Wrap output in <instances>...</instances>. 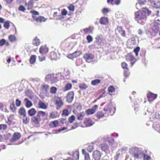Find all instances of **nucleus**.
Wrapping results in <instances>:
<instances>
[{
  "mask_svg": "<svg viewBox=\"0 0 160 160\" xmlns=\"http://www.w3.org/2000/svg\"><path fill=\"white\" fill-rule=\"evenodd\" d=\"M48 115V113L41 111H38L35 116L33 117L31 121L35 124H38L42 119L45 120L47 119Z\"/></svg>",
  "mask_w": 160,
  "mask_h": 160,
  "instance_id": "nucleus-1",
  "label": "nucleus"
},
{
  "mask_svg": "<svg viewBox=\"0 0 160 160\" xmlns=\"http://www.w3.org/2000/svg\"><path fill=\"white\" fill-rule=\"evenodd\" d=\"M135 18L137 22L141 24H144L145 22L147 20L146 15H145L143 9L135 12Z\"/></svg>",
  "mask_w": 160,
  "mask_h": 160,
  "instance_id": "nucleus-2",
  "label": "nucleus"
},
{
  "mask_svg": "<svg viewBox=\"0 0 160 160\" xmlns=\"http://www.w3.org/2000/svg\"><path fill=\"white\" fill-rule=\"evenodd\" d=\"M75 41V39L69 37L62 41L61 45L66 48L71 49L76 44Z\"/></svg>",
  "mask_w": 160,
  "mask_h": 160,
  "instance_id": "nucleus-3",
  "label": "nucleus"
},
{
  "mask_svg": "<svg viewBox=\"0 0 160 160\" xmlns=\"http://www.w3.org/2000/svg\"><path fill=\"white\" fill-rule=\"evenodd\" d=\"M57 74H48L46 77V79L52 83H54L58 80Z\"/></svg>",
  "mask_w": 160,
  "mask_h": 160,
  "instance_id": "nucleus-4",
  "label": "nucleus"
},
{
  "mask_svg": "<svg viewBox=\"0 0 160 160\" xmlns=\"http://www.w3.org/2000/svg\"><path fill=\"white\" fill-rule=\"evenodd\" d=\"M125 58L127 61L130 62L131 67L137 61L136 59L130 53H128L126 55Z\"/></svg>",
  "mask_w": 160,
  "mask_h": 160,
  "instance_id": "nucleus-5",
  "label": "nucleus"
},
{
  "mask_svg": "<svg viewBox=\"0 0 160 160\" xmlns=\"http://www.w3.org/2000/svg\"><path fill=\"white\" fill-rule=\"evenodd\" d=\"M74 93L73 92H69L67 94L66 97V99L67 102L69 103H71L73 99Z\"/></svg>",
  "mask_w": 160,
  "mask_h": 160,
  "instance_id": "nucleus-6",
  "label": "nucleus"
},
{
  "mask_svg": "<svg viewBox=\"0 0 160 160\" xmlns=\"http://www.w3.org/2000/svg\"><path fill=\"white\" fill-rule=\"evenodd\" d=\"M137 149V148H132L130 149V152L132 155H133V156L134 157V158L138 159L139 158H140V155L142 156V154L141 153L142 152H139L138 153H134V151L136 150Z\"/></svg>",
  "mask_w": 160,
  "mask_h": 160,
  "instance_id": "nucleus-7",
  "label": "nucleus"
},
{
  "mask_svg": "<svg viewBox=\"0 0 160 160\" xmlns=\"http://www.w3.org/2000/svg\"><path fill=\"white\" fill-rule=\"evenodd\" d=\"M101 153L98 150H95L92 153V157L95 160H100L101 157Z\"/></svg>",
  "mask_w": 160,
  "mask_h": 160,
  "instance_id": "nucleus-8",
  "label": "nucleus"
},
{
  "mask_svg": "<svg viewBox=\"0 0 160 160\" xmlns=\"http://www.w3.org/2000/svg\"><path fill=\"white\" fill-rule=\"evenodd\" d=\"M21 137L20 134L18 132H15L13 134L12 137L10 139L11 142H13L19 139Z\"/></svg>",
  "mask_w": 160,
  "mask_h": 160,
  "instance_id": "nucleus-9",
  "label": "nucleus"
},
{
  "mask_svg": "<svg viewBox=\"0 0 160 160\" xmlns=\"http://www.w3.org/2000/svg\"><path fill=\"white\" fill-rule=\"evenodd\" d=\"M83 58L87 62H90L93 59L94 56L92 54H86L84 56Z\"/></svg>",
  "mask_w": 160,
  "mask_h": 160,
  "instance_id": "nucleus-10",
  "label": "nucleus"
},
{
  "mask_svg": "<svg viewBox=\"0 0 160 160\" xmlns=\"http://www.w3.org/2000/svg\"><path fill=\"white\" fill-rule=\"evenodd\" d=\"M95 45L98 48L101 46L102 45V39L101 36L99 35H98L95 38Z\"/></svg>",
  "mask_w": 160,
  "mask_h": 160,
  "instance_id": "nucleus-11",
  "label": "nucleus"
},
{
  "mask_svg": "<svg viewBox=\"0 0 160 160\" xmlns=\"http://www.w3.org/2000/svg\"><path fill=\"white\" fill-rule=\"evenodd\" d=\"M157 94H154L151 92H149L147 95V97L149 102L154 100L157 98Z\"/></svg>",
  "mask_w": 160,
  "mask_h": 160,
  "instance_id": "nucleus-12",
  "label": "nucleus"
},
{
  "mask_svg": "<svg viewBox=\"0 0 160 160\" xmlns=\"http://www.w3.org/2000/svg\"><path fill=\"white\" fill-rule=\"evenodd\" d=\"M83 123L85 127H89L92 126L94 122L92 121L91 119L87 118L84 120Z\"/></svg>",
  "mask_w": 160,
  "mask_h": 160,
  "instance_id": "nucleus-13",
  "label": "nucleus"
},
{
  "mask_svg": "<svg viewBox=\"0 0 160 160\" xmlns=\"http://www.w3.org/2000/svg\"><path fill=\"white\" fill-rule=\"evenodd\" d=\"M98 108V105H95L92 107V108L88 109L86 110V112L88 115H91L92 114L96 112Z\"/></svg>",
  "mask_w": 160,
  "mask_h": 160,
  "instance_id": "nucleus-14",
  "label": "nucleus"
},
{
  "mask_svg": "<svg viewBox=\"0 0 160 160\" xmlns=\"http://www.w3.org/2000/svg\"><path fill=\"white\" fill-rule=\"evenodd\" d=\"M55 104L57 109H59L63 105V102L60 98H58L56 100Z\"/></svg>",
  "mask_w": 160,
  "mask_h": 160,
  "instance_id": "nucleus-15",
  "label": "nucleus"
},
{
  "mask_svg": "<svg viewBox=\"0 0 160 160\" xmlns=\"http://www.w3.org/2000/svg\"><path fill=\"white\" fill-rule=\"evenodd\" d=\"M115 32L116 33L118 32L120 34L122 37H125L126 36L125 31L122 30L121 27H117L115 30Z\"/></svg>",
  "mask_w": 160,
  "mask_h": 160,
  "instance_id": "nucleus-16",
  "label": "nucleus"
},
{
  "mask_svg": "<svg viewBox=\"0 0 160 160\" xmlns=\"http://www.w3.org/2000/svg\"><path fill=\"white\" fill-rule=\"evenodd\" d=\"M39 51L41 55H43L48 52V50L45 46H42L40 48Z\"/></svg>",
  "mask_w": 160,
  "mask_h": 160,
  "instance_id": "nucleus-17",
  "label": "nucleus"
},
{
  "mask_svg": "<svg viewBox=\"0 0 160 160\" xmlns=\"http://www.w3.org/2000/svg\"><path fill=\"white\" fill-rule=\"evenodd\" d=\"M128 44L132 46L136 44V40L135 37H133L130 38L128 41Z\"/></svg>",
  "mask_w": 160,
  "mask_h": 160,
  "instance_id": "nucleus-18",
  "label": "nucleus"
},
{
  "mask_svg": "<svg viewBox=\"0 0 160 160\" xmlns=\"http://www.w3.org/2000/svg\"><path fill=\"white\" fill-rule=\"evenodd\" d=\"M151 3L152 6L153 8H160V1H152Z\"/></svg>",
  "mask_w": 160,
  "mask_h": 160,
  "instance_id": "nucleus-19",
  "label": "nucleus"
},
{
  "mask_svg": "<svg viewBox=\"0 0 160 160\" xmlns=\"http://www.w3.org/2000/svg\"><path fill=\"white\" fill-rule=\"evenodd\" d=\"M80 52L79 51H75L73 53L69 55L68 57L69 58H73L80 56Z\"/></svg>",
  "mask_w": 160,
  "mask_h": 160,
  "instance_id": "nucleus-20",
  "label": "nucleus"
},
{
  "mask_svg": "<svg viewBox=\"0 0 160 160\" xmlns=\"http://www.w3.org/2000/svg\"><path fill=\"white\" fill-rule=\"evenodd\" d=\"M36 112L37 111L34 108H32L28 111V113L29 116H34Z\"/></svg>",
  "mask_w": 160,
  "mask_h": 160,
  "instance_id": "nucleus-21",
  "label": "nucleus"
},
{
  "mask_svg": "<svg viewBox=\"0 0 160 160\" xmlns=\"http://www.w3.org/2000/svg\"><path fill=\"white\" fill-rule=\"evenodd\" d=\"M82 152L84 155L85 160H91L90 158V155L88 153H87L85 150L84 149L82 150Z\"/></svg>",
  "mask_w": 160,
  "mask_h": 160,
  "instance_id": "nucleus-22",
  "label": "nucleus"
},
{
  "mask_svg": "<svg viewBox=\"0 0 160 160\" xmlns=\"http://www.w3.org/2000/svg\"><path fill=\"white\" fill-rule=\"evenodd\" d=\"M99 22L101 24L106 25L108 23V21L107 18L103 17L100 18Z\"/></svg>",
  "mask_w": 160,
  "mask_h": 160,
  "instance_id": "nucleus-23",
  "label": "nucleus"
},
{
  "mask_svg": "<svg viewBox=\"0 0 160 160\" xmlns=\"http://www.w3.org/2000/svg\"><path fill=\"white\" fill-rule=\"evenodd\" d=\"M77 119L79 120H82L85 116V113L83 112L78 113L76 114Z\"/></svg>",
  "mask_w": 160,
  "mask_h": 160,
  "instance_id": "nucleus-24",
  "label": "nucleus"
},
{
  "mask_svg": "<svg viewBox=\"0 0 160 160\" xmlns=\"http://www.w3.org/2000/svg\"><path fill=\"white\" fill-rule=\"evenodd\" d=\"M24 102L25 103V106L27 108H29L32 105V102L27 98L24 99Z\"/></svg>",
  "mask_w": 160,
  "mask_h": 160,
  "instance_id": "nucleus-25",
  "label": "nucleus"
},
{
  "mask_svg": "<svg viewBox=\"0 0 160 160\" xmlns=\"http://www.w3.org/2000/svg\"><path fill=\"white\" fill-rule=\"evenodd\" d=\"M22 117L23 123L26 124H28L30 121L29 118L27 117L26 115H25V116H23Z\"/></svg>",
  "mask_w": 160,
  "mask_h": 160,
  "instance_id": "nucleus-26",
  "label": "nucleus"
},
{
  "mask_svg": "<svg viewBox=\"0 0 160 160\" xmlns=\"http://www.w3.org/2000/svg\"><path fill=\"white\" fill-rule=\"evenodd\" d=\"M39 108L43 109H46L47 108V106L43 102L39 101L38 102Z\"/></svg>",
  "mask_w": 160,
  "mask_h": 160,
  "instance_id": "nucleus-27",
  "label": "nucleus"
},
{
  "mask_svg": "<svg viewBox=\"0 0 160 160\" xmlns=\"http://www.w3.org/2000/svg\"><path fill=\"white\" fill-rule=\"evenodd\" d=\"M19 114L21 116H25L26 115V112L25 109L23 108H21L19 111Z\"/></svg>",
  "mask_w": 160,
  "mask_h": 160,
  "instance_id": "nucleus-28",
  "label": "nucleus"
},
{
  "mask_svg": "<svg viewBox=\"0 0 160 160\" xmlns=\"http://www.w3.org/2000/svg\"><path fill=\"white\" fill-rule=\"evenodd\" d=\"M100 147L101 149L104 151L108 150V145L107 144L105 143L101 144L100 145Z\"/></svg>",
  "mask_w": 160,
  "mask_h": 160,
  "instance_id": "nucleus-29",
  "label": "nucleus"
},
{
  "mask_svg": "<svg viewBox=\"0 0 160 160\" xmlns=\"http://www.w3.org/2000/svg\"><path fill=\"white\" fill-rule=\"evenodd\" d=\"M72 157L75 160H78L79 157V153L78 151H75L73 153Z\"/></svg>",
  "mask_w": 160,
  "mask_h": 160,
  "instance_id": "nucleus-30",
  "label": "nucleus"
},
{
  "mask_svg": "<svg viewBox=\"0 0 160 160\" xmlns=\"http://www.w3.org/2000/svg\"><path fill=\"white\" fill-rule=\"evenodd\" d=\"M101 80L99 79H96L92 80L91 82V84L93 86H95L101 82Z\"/></svg>",
  "mask_w": 160,
  "mask_h": 160,
  "instance_id": "nucleus-31",
  "label": "nucleus"
},
{
  "mask_svg": "<svg viewBox=\"0 0 160 160\" xmlns=\"http://www.w3.org/2000/svg\"><path fill=\"white\" fill-rule=\"evenodd\" d=\"M40 43V40L37 37H36L32 41V43L33 45L36 46H38L39 45Z\"/></svg>",
  "mask_w": 160,
  "mask_h": 160,
  "instance_id": "nucleus-32",
  "label": "nucleus"
},
{
  "mask_svg": "<svg viewBox=\"0 0 160 160\" xmlns=\"http://www.w3.org/2000/svg\"><path fill=\"white\" fill-rule=\"evenodd\" d=\"M79 87L82 90L86 89L88 87L87 85L85 83L83 82L80 84L79 85Z\"/></svg>",
  "mask_w": 160,
  "mask_h": 160,
  "instance_id": "nucleus-33",
  "label": "nucleus"
},
{
  "mask_svg": "<svg viewBox=\"0 0 160 160\" xmlns=\"http://www.w3.org/2000/svg\"><path fill=\"white\" fill-rule=\"evenodd\" d=\"M96 117L98 119H100L104 116V113L102 112H98L96 114Z\"/></svg>",
  "mask_w": 160,
  "mask_h": 160,
  "instance_id": "nucleus-34",
  "label": "nucleus"
},
{
  "mask_svg": "<svg viewBox=\"0 0 160 160\" xmlns=\"http://www.w3.org/2000/svg\"><path fill=\"white\" fill-rule=\"evenodd\" d=\"M8 39L9 41L11 42H15L16 40V38L14 35H11L9 36Z\"/></svg>",
  "mask_w": 160,
  "mask_h": 160,
  "instance_id": "nucleus-35",
  "label": "nucleus"
},
{
  "mask_svg": "<svg viewBox=\"0 0 160 160\" xmlns=\"http://www.w3.org/2000/svg\"><path fill=\"white\" fill-rule=\"evenodd\" d=\"M138 3L136 4V8L137 9H139V7L141 5L144 4V2L142 0H138Z\"/></svg>",
  "mask_w": 160,
  "mask_h": 160,
  "instance_id": "nucleus-36",
  "label": "nucleus"
},
{
  "mask_svg": "<svg viewBox=\"0 0 160 160\" xmlns=\"http://www.w3.org/2000/svg\"><path fill=\"white\" fill-rule=\"evenodd\" d=\"M50 57L51 59L52 60H56V54L54 52H52L51 53Z\"/></svg>",
  "mask_w": 160,
  "mask_h": 160,
  "instance_id": "nucleus-37",
  "label": "nucleus"
},
{
  "mask_svg": "<svg viewBox=\"0 0 160 160\" xmlns=\"http://www.w3.org/2000/svg\"><path fill=\"white\" fill-rule=\"evenodd\" d=\"M58 121L55 120L52 122L50 124L52 127H56L58 126Z\"/></svg>",
  "mask_w": 160,
  "mask_h": 160,
  "instance_id": "nucleus-38",
  "label": "nucleus"
},
{
  "mask_svg": "<svg viewBox=\"0 0 160 160\" xmlns=\"http://www.w3.org/2000/svg\"><path fill=\"white\" fill-rule=\"evenodd\" d=\"M67 13V12L65 9H63L61 12V15H59V18L60 19H62L63 18V17L62 15H66Z\"/></svg>",
  "mask_w": 160,
  "mask_h": 160,
  "instance_id": "nucleus-39",
  "label": "nucleus"
},
{
  "mask_svg": "<svg viewBox=\"0 0 160 160\" xmlns=\"http://www.w3.org/2000/svg\"><path fill=\"white\" fill-rule=\"evenodd\" d=\"M36 60V57L35 55H32L30 59V62L31 64H33Z\"/></svg>",
  "mask_w": 160,
  "mask_h": 160,
  "instance_id": "nucleus-40",
  "label": "nucleus"
},
{
  "mask_svg": "<svg viewBox=\"0 0 160 160\" xmlns=\"http://www.w3.org/2000/svg\"><path fill=\"white\" fill-rule=\"evenodd\" d=\"M33 5V1L32 0H30V1H29L27 5L28 6L27 9H31Z\"/></svg>",
  "mask_w": 160,
  "mask_h": 160,
  "instance_id": "nucleus-41",
  "label": "nucleus"
},
{
  "mask_svg": "<svg viewBox=\"0 0 160 160\" xmlns=\"http://www.w3.org/2000/svg\"><path fill=\"white\" fill-rule=\"evenodd\" d=\"M142 156L143 157L144 160H149L150 159V157L147 155L145 154V153L143 152L141 153Z\"/></svg>",
  "mask_w": 160,
  "mask_h": 160,
  "instance_id": "nucleus-42",
  "label": "nucleus"
},
{
  "mask_svg": "<svg viewBox=\"0 0 160 160\" xmlns=\"http://www.w3.org/2000/svg\"><path fill=\"white\" fill-rule=\"evenodd\" d=\"M46 20V19L43 17H39L36 19V21L38 22H45Z\"/></svg>",
  "mask_w": 160,
  "mask_h": 160,
  "instance_id": "nucleus-43",
  "label": "nucleus"
},
{
  "mask_svg": "<svg viewBox=\"0 0 160 160\" xmlns=\"http://www.w3.org/2000/svg\"><path fill=\"white\" fill-rule=\"evenodd\" d=\"M72 84L70 83L67 84L65 86V90L67 91L70 90L72 88Z\"/></svg>",
  "mask_w": 160,
  "mask_h": 160,
  "instance_id": "nucleus-44",
  "label": "nucleus"
},
{
  "mask_svg": "<svg viewBox=\"0 0 160 160\" xmlns=\"http://www.w3.org/2000/svg\"><path fill=\"white\" fill-rule=\"evenodd\" d=\"M121 66H122V68H123L126 69V70L127 69V71H128V65L126 62H122L121 64Z\"/></svg>",
  "mask_w": 160,
  "mask_h": 160,
  "instance_id": "nucleus-45",
  "label": "nucleus"
},
{
  "mask_svg": "<svg viewBox=\"0 0 160 160\" xmlns=\"http://www.w3.org/2000/svg\"><path fill=\"white\" fill-rule=\"evenodd\" d=\"M11 136L12 135L10 133H8L4 135L3 138L6 140H8L10 138Z\"/></svg>",
  "mask_w": 160,
  "mask_h": 160,
  "instance_id": "nucleus-46",
  "label": "nucleus"
},
{
  "mask_svg": "<svg viewBox=\"0 0 160 160\" xmlns=\"http://www.w3.org/2000/svg\"><path fill=\"white\" fill-rule=\"evenodd\" d=\"M108 91L109 92L112 93L115 92V89L113 86H111L108 87Z\"/></svg>",
  "mask_w": 160,
  "mask_h": 160,
  "instance_id": "nucleus-47",
  "label": "nucleus"
},
{
  "mask_svg": "<svg viewBox=\"0 0 160 160\" xmlns=\"http://www.w3.org/2000/svg\"><path fill=\"white\" fill-rule=\"evenodd\" d=\"M143 12H145V15H146V13H147L148 15H149L151 13V11L149 10L147 8H144L143 9Z\"/></svg>",
  "mask_w": 160,
  "mask_h": 160,
  "instance_id": "nucleus-48",
  "label": "nucleus"
},
{
  "mask_svg": "<svg viewBox=\"0 0 160 160\" xmlns=\"http://www.w3.org/2000/svg\"><path fill=\"white\" fill-rule=\"evenodd\" d=\"M57 88L54 87H52L50 88V92L51 93L54 94L56 92Z\"/></svg>",
  "mask_w": 160,
  "mask_h": 160,
  "instance_id": "nucleus-49",
  "label": "nucleus"
},
{
  "mask_svg": "<svg viewBox=\"0 0 160 160\" xmlns=\"http://www.w3.org/2000/svg\"><path fill=\"white\" fill-rule=\"evenodd\" d=\"M57 117V115H56L55 112H52L50 113L49 117L51 118L54 119Z\"/></svg>",
  "mask_w": 160,
  "mask_h": 160,
  "instance_id": "nucleus-50",
  "label": "nucleus"
},
{
  "mask_svg": "<svg viewBox=\"0 0 160 160\" xmlns=\"http://www.w3.org/2000/svg\"><path fill=\"white\" fill-rule=\"evenodd\" d=\"M140 48L139 47H138L135 48L133 50L136 56H138V52L139 51Z\"/></svg>",
  "mask_w": 160,
  "mask_h": 160,
  "instance_id": "nucleus-51",
  "label": "nucleus"
},
{
  "mask_svg": "<svg viewBox=\"0 0 160 160\" xmlns=\"http://www.w3.org/2000/svg\"><path fill=\"white\" fill-rule=\"evenodd\" d=\"M91 28L90 27H89L88 28L84 29L83 30L85 33H89L91 32Z\"/></svg>",
  "mask_w": 160,
  "mask_h": 160,
  "instance_id": "nucleus-52",
  "label": "nucleus"
},
{
  "mask_svg": "<svg viewBox=\"0 0 160 160\" xmlns=\"http://www.w3.org/2000/svg\"><path fill=\"white\" fill-rule=\"evenodd\" d=\"M7 128V126L6 125L4 124H0V130H5Z\"/></svg>",
  "mask_w": 160,
  "mask_h": 160,
  "instance_id": "nucleus-53",
  "label": "nucleus"
},
{
  "mask_svg": "<svg viewBox=\"0 0 160 160\" xmlns=\"http://www.w3.org/2000/svg\"><path fill=\"white\" fill-rule=\"evenodd\" d=\"M75 117L74 115H72L68 118V121L69 122L72 123L75 119Z\"/></svg>",
  "mask_w": 160,
  "mask_h": 160,
  "instance_id": "nucleus-54",
  "label": "nucleus"
},
{
  "mask_svg": "<svg viewBox=\"0 0 160 160\" xmlns=\"http://www.w3.org/2000/svg\"><path fill=\"white\" fill-rule=\"evenodd\" d=\"M86 39L88 40V42L90 43L92 41L93 38L90 35H88L87 36Z\"/></svg>",
  "mask_w": 160,
  "mask_h": 160,
  "instance_id": "nucleus-55",
  "label": "nucleus"
},
{
  "mask_svg": "<svg viewBox=\"0 0 160 160\" xmlns=\"http://www.w3.org/2000/svg\"><path fill=\"white\" fill-rule=\"evenodd\" d=\"M93 148V146L92 145H89L87 148V150L89 152H92Z\"/></svg>",
  "mask_w": 160,
  "mask_h": 160,
  "instance_id": "nucleus-56",
  "label": "nucleus"
},
{
  "mask_svg": "<svg viewBox=\"0 0 160 160\" xmlns=\"http://www.w3.org/2000/svg\"><path fill=\"white\" fill-rule=\"evenodd\" d=\"M4 27L6 29H8L9 27V21H7L4 23Z\"/></svg>",
  "mask_w": 160,
  "mask_h": 160,
  "instance_id": "nucleus-57",
  "label": "nucleus"
},
{
  "mask_svg": "<svg viewBox=\"0 0 160 160\" xmlns=\"http://www.w3.org/2000/svg\"><path fill=\"white\" fill-rule=\"evenodd\" d=\"M18 10L22 12H24L26 9L23 5H21L18 8Z\"/></svg>",
  "mask_w": 160,
  "mask_h": 160,
  "instance_id": "nucleus-58",
  "label": "nucleus"
},
{
  "mask_svg": "<svg viewBox=\"0 0 160 160\" xmlns=\"http://www.w3.org/2000/svg\"><path fill=\"white\" fill-rule=\"evenodd\" d=\"M6 43V40L4 39H2L0 40V46H2Z\"/></svg>",
  "mask_w": 160,
  "mask_h": 160,
  "instance_id": "nucleus-59",
  "label": "nucleus"
},
{
  "mask_svg": "<svg viewBox=\"0 0 160 160\" xmlns=\"http://www.w3.org/2000/svg\"><path fill=\"white\" fill-rule=\"evenodd\" d=\"M109 12V9L108 8H104L102 10V12L103 14H106Z\"/></svg>",
  "mask_w": 160,
  "mask_h": 160,
  "instance_id": "nucleus-60",
  "label": "nucleus"
},
{
  "mask_svg": "<svg viewBox=\"0 0 160 160\" xmlns=\"http://www.w3.org/2000/svg\"><path fill=\"white\" fill-rule=\"evenodd\" d=\"M69 112L68 111L67 109H64L63 111L62 115L65 116H67L68 115Z\"/></svg>",
  "mask_w": 160,
  "mask_h": 160,
  "instance_id": "nucleus-61",
  "label": "nucleus"
},
{
  "mask_svg": "<svg viewBox=\"0 0 160 160\" xmlns=\"http://www.w3.org/2000/svg\"><path fill=\"white\" fill-rule=\"evenodd\" d=\"M16 104L17 107L20 106L21 104V102L18 99H16Z\"/></svg>",
  "mask_w": 160,
  "mask_h": 160,
  "instance_id": "nucleus-62",
  "label": "nucleus"
},
{
  "mask_svg": "<svg viewBox=\"0 0 160 160\" xmlns=\"http://www.w3.org/2000/svg\"><path fill=\"white\" fill-rule=\"evenodd\" d=\"M42 88L45 91H48L49 88V86L47 85H42Z\"/></svg>",
  "mask_w": 160,
  "mask_h": 160,
  "instance_id": "nucleus-63",
  "label": "nucleus"
},
{
  "mask_svg": "<svg viewBox=\"0 0 160 160\" xmlns=\"http://www.w3.org/2000/svg\"><path fill=\"white\" fill-rule=\"evenodd\" d=\"M155 118L157 119H160V114L158 113H156L155 115Z\"/></svg>",
  "mask_w": 160,
  "mask_h": 160,
  "instance_id": "nucleus-64",
  "label": "nucleus"
}]
</instances>
